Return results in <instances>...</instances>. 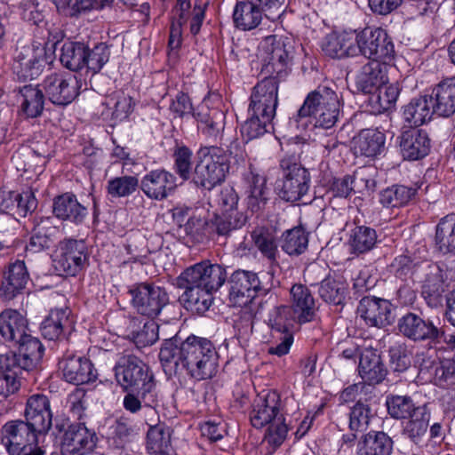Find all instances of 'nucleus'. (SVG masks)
<instances>
[{
    "label": "nucleus",
    "mask_w": 455,
    "mask_h": 455,
    "mask_svg": "<svg viewBox=\"0 0 455 455\" xmlns=\"http://www.w3.org/2000/svg\"><path fill=\"white\" fill-rule=\"evenodd\" d=\"M230 302L235 306H246L257 296L266 294L270 287L264 283L258 273L251 270L236 269L227 280Z\"/></svg>",
    "instance_id": "nucleus-11"
},
{
    "label": "nucleus",
    "mask_w": 455,
    "mask_h": 455,
    "mask_svg": "<svg viewBox=\"0 0 455 455\" xmlns=\"http://www.w3.org/2000/svg\"><path fill=\"white\" fill-rule=\"evenodd\" d=\"M409 418L403 434L413 443H419L426 434L429 423L430 414L427 405L418 406L415 413Z\"/></svg>",
    "instance_id": "nucleus-51"
},
{
    "label": "nucleus",
    "mask_w": 455,
    "mask_h": 455,
    "mask_svg": "<svg viewBox=\"0 0 455 455\" xmlns=\"http://www.w3.org/2000/svg\"><path fill=\"white\" fill-rule=\"evenodd\" d=\"M280 168L282 178L276 181L279 197L286 202H298L310 188L309 172L292 156L283 157L280 161Z\"/></svg>",
    "instance_id": "nucleus-7"
},
{
    "label": "nucleus",
    "mask_w": 455,
    "mask_h": 455,
    "mask_svg": "<svg viewBox=\"0 0 455 455\" xmlns=\"http://www.w3.org/2000/svg\"><path fill=\"white\" fill-rule=\"evenodd\" d=\"M140 187L139 180L134 176H122L111 179L108 182V192L115 197L132 195Z\"/></svg>",
    "instance_id": "nucleus-60"
},
{
    "label": "nucleus",
    "mask_w": 455,
    "mask_h": 455,
    "mask_svg": "<svg viewBox=\"0 0 455 455\" xmlns=\"http://www.w3.org/2000/svg\"><path fill=\"white\" fill-rule=\"evenodd\" d=\"M308 235L301 227H295L283 233L280 246L288 255H300L307 248Z\"/></svg>",
    "instance_id": "nucleus-50"
},
{
    "label": "nucleus",
    "mask_w": 455,
    "mask_h": 455,
    "mask_svg": "<svg viewBox=\"0 0 455 455\" xmlns=\"http://www.w3.org/2000/svg\"><path fill=\"white\" fill-rule=\"evenodd\" d=\"M341 114V104L337 93L323 86L311 92L298 110V117H313L315 125L323 129L332 128Z\"/></svg>",
    "instance_id": "nucleus-5"
},
{
    "label": "nucleus",
    "mask_w": 455,
    "mask_h": 455,
    "mask_svg": "<svg viewBox=\"0 0 455 455\" xmlns=\"http://www.w3.org/2000/svg\"><path fill=\"white\" fill-rule=\"evenodd\" d=\"M397 328L403 337L414 342L433 343L442 335L439 326L434 321L412 312L405 314L398 320Z\"/></svg>",
    "instance_id": "nucleus-17"
},
{
    "label": "nucleus",
    "mask_w": 455,
    "mask_h": 455,
    "mask_svg": "<svg viewBox=\"0 0 455 455\" xmlns=\"http://www.w3.org/2000/svg\"><path fill=\"white\" fill-rule=\"evenodd\" d=\"M193 116L198 131L206 138L216 140L220 137V143H229L233 139L224 138L226 115L223 110L202 105L193 112Z\"/></svg>",
    "instance_id": "nucleus-22"
},
{
    "label": "nucleus",
    "mask_w": 455,
    "mask_h": 455,
    "mask_svg": "<svg viewBox=\"0 0 455 455\" xmlns=\"http://www.w3.org/2000/svg\"><path fill=\"white\" fill-rule=\"evenodd\" d=\"M63 379L74 385H83L97 379L92 363L83 356H67L60 362Z\"/></svg>",
    "instance_id": "nucleus-24"
},
{
    "label": "nucleus",
    "mask_w": 455,
    "mask_h": 455,
    "mask_svg": "<svg viewBox=\"0 0 455 455\" xmlns=\"http://www.w3.org/2000/svg\"><path fill=\"white\" fill-rule=\"evenodd\" d=\"M131 304L138 314L154 319L169 303L165 289L151 283H140L129 287Z\"/></svg>",
    "instance_id": "nucleus-12"
},
{
    "label": "nucleus",
    "mask_w": 455,
    "mask_h": 455,
    "mask_svg": "<svg viewBox=\"0 0 455 455\" xmlns=\"http://www.w3.org/2000/svg\"><path fill=\"white\" fill-rule=\"evenodd\" d=\"M126 395L123 399V406L125 411L136 414L142 408L156 409L160 403L158 390H124Z\"/></svg>",
    "instance_id": "nucleus-40"
},
{
    "label": "nucleus",
    "mask_w": 455,
    "mask_h": 455,
    "mask_svg": "<svg viewBox=\"0 0 455 455\" xmlns=\"http://www.w3.org/2000/svg\"><path fill=\"white\" fill-rule=\"evenodd\" d=\"M80 81L75 75L51 74L34 88L30 84V117L42 114L45 96L56 105H68L79 94Z\"/></svg>",
    "instance_id": "nucleus-4"
},
{
    "label": "nucleus",
    "mask_w": 455,
    "mask_h": 455,
    "mask_svg": "<svg viewBox=\"0 0 455 455\" xmlns=\"http://www.w3.org/2000/svg\"><path fill=\"white\" fill-rule=\"evenodd\" d=\"M359 375L369 385L380 383L387 375L380 355L375 350H365L360 355Z\"/></svg>",
    "instance_id": "nucleus-35"
},
{
    "label": "nucleus",
    "mask_w": 455,
    "mask_h": 455,
    "mask_svg": "<svg viewBox=\"0 0 455 455\" xmlns=\"http://www.w3.org/2000/svg\"><path fill=\"white\" fill-rule=\"evenodd\" d=\"M247 221V216L243 212L230 213H215L210 220V228L219 237L228 238L231 234L242 228Z\"/></svg>",
    "instance_id": "nucleus-38"
},
{
    "label": "nucleus",
    "mask_w": 455,
    "mask_h": 455,
    "mask_svg": "<svg viewBox=\"0 0 455 455\" xmlns=\"http://www.w3.org/2000/svg\"><path fill=\"white\" fill-rule=\"evenodd\" d=\"M16 209L19 217L25 218L28 212V200H24L22 196L14 191H0V210L12 211Z\"/></svg>",
    "instance_id": "nucleus-59"
},
{
    "label": "nucleus",
    "mask_w": 455,
    "mask_h": 455,
    "mask_svg": "<svg viewBox=\"0 0 455 455\" xmlns=\"http://www.w3.org/2000/svg\"><path fill=\"white\" fill-rule=\"evenodd\" d=\"M176 181L174 174L164 169H157L142 177L140 188L149 199L162 201L174 192Z\"/></svg>",
    "instance_id": "nucleus-21"
},
{
    "label": "nucleus",
    "mask_w": 455,
    "mask_h": 455,
    "mask_svg": "<svg viewBox=\"0 0 455 455\" xmlns=\"http://www.w3.org/2000/svg\"><path fill=\"white\" fill-rule=\"evenodd\" d=\"M113 0H65L57 2V9L67 16H75L83 12L102 10L109 6Z\"/></svg>",
    "instance_id": "nucleus-54"
},
{
    "label": "nucleus",
    "mask_w": 455,
    "mask_h": 455,
    "mask_svg": "<svg viewBox=\"0 0 455 455\" xmlns=\"http://www.w3.org/2000/svg\"><path fill=\"white\" fill-rule=\"evenodd\" d=\"M357 314L371 327L384 328L395 322L393 305L381 298L363 297L359 301Z\"/></svg>",
    "instance_id": "nucleus-19"
},
{
    "label": "nucleus",
    "mask_w": 455,
    "mask_h": 455,
    "mask_svg": "<svg viewBox=\"0 0 455 455\" xmlns=\"http://www.w3.org/2000/svg\"><path fill=\"white\" fill-rule=\"evenodd\" d=\"M28 321L15 310H7L0 315V333L13 342L16 347L14 363L19 370H28Z\"/></svg>",
    "instance_id": "nucleus-8"
},
{
    "label": "nucleus",
    "mask_w": 455,
    "mask_h": 455,
    "mask_svg": "<svg viewBox=\"0 0 455 455\" xmlns=\"http://www.w3.org/2000/svg\"><path fill=\"white\" fill-rule=\"evenodd\" d=\"M246 183L247 207L251 212H262L268 200L270 190L267 187V179L252 166L249 164L248 170L243 173Z\"/></svg>",
    "instance_id": "nucleus-23"
},
{
    "label": "nucleus",
    "mask_w": 455,
    "mask_h": 455,
    "mask_svg": "<svg viewBox=\"0 0 455 455\" xmlns=\"http://www.w3.org/2000/svg\"><path fill=\"white\" fill-rule=\"evenodd\" d=\"M2 443L10 455H28V423L11 421L2 428Z\"/></svg>",
    "instance_id": "nucleus-28"
},
{
    "label": "nucleus",
    "mask_w": 455,
    "mask_h": 455,
    "mask_svg": "<svg viewBox=\"0 0 455 455\" xmlns=\"http://www.w3.org/2000/svg\"><path fill=\"white\" fill-rule=\"evenodd\" d=\"M400 149L404 159L415 161L425 157L430 151V140L423 130L411 128L400 136Z\"/></svg>",
    "instance_id": "nucleus-29"
},
{
    "label": "nucleus",
    "mask_w": 455,
    "mask_h": 455,
    "mask_svg": "<svg viewBox=\"0 0 455 455\" xmlns=\"http://www.w3.org/2000/svg\"><path fill=\"white\" fill-rule=\"evenodd\" d=\"M159 359L164 371L172 375L183 371L196 381L212 379L218 372L219 354L206 338L195 335L181 340L177 335L162 344Z\"/></svg>",
    "instance_id": "nucleus-1"
},
{
    "label": "nucleus",
    "mask_w": 455,
    "mask_h": 455,
    "mask_svg": "<svg viewBox=\"0 0 455 455\" xmlns=\"http://www.w3.org/2000/svg\"><path fill=\"white\" fill-rule=\"evenodd\" d=\"M359 54L380 63L390 62L395 56V46L387 31L366 28L357 33Z\"/></svg>",
    "instance_id": "nucleus-13"
},
{
    "label": "nucleus",
    "mask_w": 455,
    "mask_h": 455,
    "mask_svg": "<svg viewBox=\"0 0 455 455\" xmlns=\"http://www.w3.org/2000/svg\"><path fill=\"white\" fill-rule=\"evenodd\" d=\"M28 273L24 260H16L4 273L0 286V298L11 300L20 294L28 283Z\"/></svg>",
    "instance_id": "nucleus-30"
},
{
    "label": "nucleus",
    "mask_w": 455,
    "mask_h": 455,
    "mask_svg": "<svg viewBox=\"0 0 455 455\" xmlns=\"http://www.w3.org/2000/svg\"><path fill=\"white\" fill-rule=\"evenodd\" d=\"M34 228L30 232V252H38L50 245V220L48 218L34 220Z\"/></svg>",
    "instance_id": "nucleus-58"
},
{
    "label": "nucleus",
    "mask_w": 455,
    "mask_h": 455,
    "mask_svg": "<svg viewBox=\"0 0 455 455\" xmlns=\"http://www.w3.org/2000/svg\"><path fill=\"white\" fill-rule=\"evenodd\" d=\"M445 278L443 269L437 263H428L425 267L421 294L430 307H438L443 302Z\"/></svg>",
    "instance_id": "nucleus-26"
},
{
    "label": "nucleus",
    "mask_w": 455,
    "mask_h": 455,
    "mask_svg": "<svg viewBox=\"0 0 455 455\" xmlns=\"http://www.w3.org/2000/svg\"><path fill=\"white\" fill-rule=\"evenodd\" d=\"M52 426V413L30 412V434L33 435L35 448L30 450V455H44L45 451L41 445Z\"/></svg>",
    "instance_id": "nucleus-46"
},
{
    "label": "nucleus",
    "mask_w": 455,
    "mask_h": 455,
    "mask_svg": "<svg viewBox=\"0 0 455 455\" xmlns=\"http://www.w3.org/2000/svg\"><path fill=\"white\" fill-rule=\"evenodd\" d=\"M281 408V397L277 391L269 390L259 395L250 412L251 425L255 428H262L275 420L282 419Z\"/></svg>",
    "instance_id": "nucleus-20"
},
{
    "label": "nucleus",
    "mask_w": 455,
    "mask_h": 455,
    "mask_svg": "<svg viewBox=\"0 0 455 455\" xmlns=\"http://www.w3.org/2000/svg\"><path fill=\"white\" fill-rule=\"evenodd\" d=\"M53 214L61 220L75 225L82 224L88 215V210L81 204L76 196L71 193H64L54 198Z\"/></svg>",
    "instance_id": "nucleus-31"
},
{
    "label": "nucleus",
    "mask_w": 455,
    "mask_h": 455,
    "mask_svg": "<svg viewBox=\"0 0 455 455\" xmlns=\"http://www.w3.org/2000/svg\"><path fill=\"white\" fill-rule=\"evenodd\" d=\"M322 50L333 59L357 56L359 54L357 34L347 31L331 33L324 37Z\"/></svg>",
    "instance_id": "nucleus-25"
},
{
    "label": "nucleus",
    "mask_w": 455,
    "mask_h": 455,
    "mask_svg": "<svg viewBox=\"0 0 455 455\" xmlns=\"http://www.w3.org/2000/svg\"><path fill=\"white\" fill-rule=\"evenodd\" d=\"M264 11L252 0L238 1L234 8L235 27L243 31L257 28L262 22Z\"/></svg>",
    "instance_id": "nucleus-34"
},
{
    "label": "nucleus",
    "mask_w": 455,
    "mask_h": 455,
    "mask_svg": "<svg viewBox=\"0 0 455 455\" xmlns=\"http://www.w3.org/2000/svg\"><path fill=\"white\" fill-rule=\"evenodd\" d=\"M192 156L191 149L186 146L177 147L174 150V169L183 180L192 179Z\"/></svg>",
    "instance_id": "nucleus-63"
},
{
    "label": "nucleus",
    "mask_w": 455,
    "mask_h": 455,
    "mask_svg": "<svg viewBox=\"0 0 455 455\" xmlns=\"http://www.w3.org/2000/svg\"><path fill=\"white\" fill-rule=\"evenodd\" d=\"M114 371L116 380L123 390H158L149 366L132 354L120 356Z\"/></svg>",
    "instance_id": "nucleus-6"
},
{
    "label": "nucleus",
    "mask_w": 455,
    "mask_h": 455,
    "mask_svg": "<svg viewBox=\"0 0 455 455\" xmlns=\"http://www.w3.org/2000/svg\"><path fill=\"white\" fill-rule=\"evenodd\" d=\"M291 305L276 307L270 315L272 329L282 331L315 319L317 306L310 290L301 283L292 285L290 291Z\"/></svg>",
    "instance_id": "nucleus-3"
},
{
    "label": "nucleus",
    "mask_w": 455,
    "mask_h": 455,
    "mask_svg": "<svg viewBox=\"0 0 455 455\" xmlns=\"http://www.w3.org/2000/svg\"><path fill=\"white\" fill-rule=\"evenodd\" d=\"M318 294L326 303L342 305L347 294V285L340 279L325 276L319 283Z\"/></svg>",
    "instance_id": "nucleus-47"
},
{
    "label": "nucleus",
    "mask_w": 455,
    "mask_h": 455,
    "mask_svg": "<svg viewBox=\"0 0 455 455\" xmlns=\"http://www.w3.org/2000/svg\"><path fill=\"white\" fill-rule=\"evenodd\" d=\"M371 411L369 405L356 403L349 413V428L353 432L366 431L371 419Z\"/></svg>",
    "instance_id": "nucleus-62"
},
{
    "label": "nucleus",
    "mask_w": 455,
    "mask_h": 455,
    "mask_svg": "<svg viewBox=\"0 0 455 455\" xmlns=\"http://www.w3.org/2000/svg\"><path fill=\"white\" fill-rule=\"evenodd\" d=\"M419 373H428L434 383L440 387L455 385V358H444L438 362L430 357L423 359L419 365Z\"/></svg>",
    "instance_id": "nucleus-32"
},
{
    "label": "nucleus",
    "mask_w": 455,
    "mask_h": 455,
    "mask_svg": "<svg viewBox=\"0 0 455 455\" xmlns=\"http://www.w3.org/2000/svg\"><path fill=\"white\" fill-rule=\"evenodd\" d=\"M279 79L267 76L253 87L250 97L249 111L275 117L278 105Z\"/></svg>",
    "instance_id": "nucleus-18"
},
{
    "label": "nucleus",
    "mask_w": 455,
    "mask_h": 455,
    "mask_svg": "<svg viewBox=\"0 0 455 455\" xmlns=\"http://www.w3.org/2000/svg\"><path fill=\"white\" fill-rule=\"evenodd\" d=\"M68 323V315L66 309L52 310L40 325L41 333L45 339L53 340L60 336Z\"/></svg>",
    "instance_id": "nucleus-53"
},
{
    "label": "nucleus",
    "mask_w": 455,
    "mask_h": 455,
    "mask_svg": "<svg viewBox=\"0 0 455 455\" xmlns=\"http://www.w3.org/2000/svg\"><path fill=\"white\" fill-rule=\"evenodd\" d=\"M52 264L60 275H77L89 266V252L85 242L71 238L60 242Z\"/></svg>",
    "instance_id": "nucleus-10"
},
{
    "label": "nucleus",
    "mask_w": 455,
    "mask_h": 455,
    "mask_svg": "<svg viewBox=\"0 0 455 455\" xmlns=\"http://www.w3.org/2000/svg\"><path fill=\"white\" fill-rule=\"evenodd\" d=\"M417 188L394 185L379 193V203L385 207H399L406 204L416 194Z\"/></svg>",
    "instance_id": "nucleus-52"
},
{
    "label": "nucleus",
    "mask_w": 455,
    "mask_h": 455,
    "mask_svg": "<svg viewBox=\"0 0 455 455\" xmlns=\"http://www.w3.org/2000/svg\"><path fill=\"white\" fill-rule=\"evenodd\" d=\"M184 292L180 297V302L193 314L203 315L211 307L213 301L214 291H205L194 288H183Z\"/></svg>",
    "instance_id": "nucleus-42"
},
{
    "label": "nucleus",
    "mask_w": 455,
    "mask_h": 455,
    "mask_svg": "<svg viewBox=\"0 0 455 455\" xmlns=\"http://www.w3.org/2000/svg\"><path fill=\"white\" fill-rule=\"evenodd\" d=\"M393 450L392 439L382 431H371L363 436L359 455H390Z\"/></svg>",
    "instance_id": "nucleus-45"
},
{
    "label": "nucleus",
    "mask_w": 455,
    "mask_h": 455,
    "mask_svg": "<svg viewBox=\"0 0 455 455\" xmlns=\"http://www.w3.org/2000/svg\"><path fill=\"white\" fill-rule=\"evenodd\" d=\"M387 81L385 63L369 61L363 65L355 78L356 89L363 93H372Z\"/></svg>",
    "instance_id": "nucleus-33"
},
{
    "label": "nucleus",
    "mask_w": 455,
    "mask_h": 455,
    "mask_svg": "<svg viewBox=\"0 0 455 455\" xmlns=\"http://www.w3.org/2000/svg\"><path fill=\"white\" fill-rule=\"evenodd\" d=\"M251 238L256 247L266 258L272 262L276 260L278 254L277 245L270 234L254 230L251 233Z\"/></svg>",
    "instance_id": "nucleus-64"
},
{
    "label": "nucleus",
    "mask_w": 455,
    "mask_h": 455,
    "mask_svg": "<svg viewBox=\"0 0 455 455\" xmlns=\"http://www.w3.org/2000/svg\"><path fill=\"white\" fill-rule=\"evenodd\" d=\"M227 280L226 267L208 260L185 269L177 278L179 288H194L217 291Z\"/></svg>",
    "instance_id": "nucleus-9"
},
{
    "label": "nucleus",
    "mask_w": 455,
    "mask_h": 455,
    "mask_svg": "<svg viewBox=\"0 0 455 455\" xmlns=\"http://www.w3.org/2000/svg\"><path fill=\"white\" fill-rule=\"evenodd\" d=\"M274 117L248 110V118L241 126V133L247 140L258 139L273 129Z\"/></svg>",
    "instance_id": "nucleus-49"
},
{
    "label": "nucleus",
    "mask_w": 455,
    "mask_h": 455,
    "mask_svg": "<svg viewBox=\"0 0 455 455\" xmlns=\"http://www.w3.org/2000/svg\"><path fill=\"white\" fill-rule=\"evenodd\" d=\"M386 405L388 414L396 419H407L412 416L418 408L408 395H388L387 396Z\"/></svg>",
    "instance_id": "nucleus-56"
},
{
    "label": "nucleus",
    "mask_w": 455,
    "mask_h": 455,
    "mask_svg": "<svg viewBox=\"0 0 455 455\" xmlns=\"http://www.w3.org/2000/svg\"><path fill=\"white\" fill-rule=\"evenodd\" d=\"M230 157L238 164L246 161V152L235 136L229 143L221 142L220 146L201 147L196 152L192 183L196 188L209 191L222 184L230 171Z\"/></svg>",
    "instance_id": "nucleus-2"
},
{
    "label": "nucleus",
    "mask_w": 455,
    "mask_h": 455,
    "mask_svg": "<svg viewBox=\"0 0 455 455\" xmlns=\"http://www.w3.org/2000/svg\"><path fill=\"white\" fill-rule=\"evenodd\" d=\"M435 244L443 254H455V214L443 217L435 227Z\"/></svg>",
    "instance_id": "nucleus-39"
},
{
    "label": "nucleus",
    "mask_w": 455,
    "mask_h": 455,
    "mask_svg": "<svg viewBox=\"0 0 455 455\" xmlns=\"http://www.w3.org/2000/svg\"><path fill=\"white\" fill-rule=\"evenodd\" d=\"M111 434L108 437V444L114 449H122L131 442L135 435V430L130 419L125 417H120L116 419L111 427Z\"/></svg>",
    "instance_id": "nucleus-55"
},
{
    "label": "nucleus",
    "mask_w": 455,
    "mask_h": 455,
    "mask_svg": "<svg viewBox=\"0 0 455 455\" xmlns=\"http://www.w3.org/2000/svg\"><path fill=\"white\" fill-rule=\"evenodd\" d=\"M435 113L443 117H450L455 113V76L439 82L429 96Z\"/></svg>",
    "instance_id": "nucleus-27"
},
{
    "label": "nucleus",
    "mask_w": 455,
    "mask_h": 455,
    "mask_svg": "<svg viewBox=\"0 0 455 455\" xmlns=\"http://www.w3.org/2000/svg\"><path fill=\"white\" fill-rule=\"evenodd\" d=\"M172 429L164 425L150 427L147 434V450L151 455H168L172 451Z\"/></svg>",
    "instance_id": "nucleus-43"
},
{
    "label": "nucleus",
    "mask_w": 455,
    "mask_h": 455,
    "mask_svg": "<svg viewBox=\"0 0 455 455\" xmlns=\"http://www.w3.org/2000/svg\"><path fill=\"white\" fill-rule=\"evenodd\" d=\"M378 243L374 228L361 225L355 226L349 234L348 245L353 254L360 255L371 251Z\"/></svg>",
    "instance_id": "nucleus-41"
},
{
    "label": "nucleus",
    "mask_w": 455,
    "mask_h": 455,
    "mask_svg": "<svg viewBox=\"0 0 455 455\" xmlns=\"http://www.w3.org/2000/svg\"><path fill=\"white\" fill-rule=\"evenodd\" d=\"M85 46L82 42H65L60 49L61 64L71 71L82 69L85 63Z\"/></svg>",
    "instance_id": "nucleus-48"
},
{
    "label": "nucleus",
    "mask_w": 455,
    "mask_h": 455,
    "mask_svg": "<svg viewBox=\"0 0 455 455\" xmlns=\"http://www.w3.org/2000/svg\"><path fill=\"white\" fill-rule=\"evenodd\" d=\"M400 90L396 84H384L375 90L369 98V104L373 114H381L390 110L395 105Z\"/></svg>",
    "instance_id": "nucleus-44"
},
{
    "label": "nucleus",
    "mask_w": 455,
    "mask_h": 455,
    "mask_svg": "<svg viewBox=\"0 0 455 455\" xmlns=\"http://www.w3.org/2000/svg\"><path fill=\"white\" fill-rule=\"evenodd\" d=\"M385 134L378 129L362 130L355 141L357 153L366 157H376L385 151Z\"/></svg>",
    "instance_id": "nucleus-37"
},
{
    "label": "nucleus",
    "mask_w": 455,
    "mask_h": 455,
    "mask_svg": "<svg viewBox=\"0 0 455 455\" xmlns=\"http://www.w3.org/2000/svg\"><path fill=\"white\" fill-rule=\"evenodd\" d=\"M427 95L412 99L403 108V118L408 127H418L429 121L435 114L432 105H429Z\"/></svg>",
    "instance_id": "nucleus-36"
},
{
    "label": "nucleus",
    "mask_w": 455,
    "mask_h": 455,
    "mask_svg": "<svg viewBox=\"0 0 455 455\" xmlns=\"http://www.w3.org/2000/svg\"><path fill=\"white\" fill-rule=\"evenodd\" d=\"M260 48L265 53L262 72L281 81L290 71V52L285 43L276 36H267Z\"/></svg>",
    "instance_id": "nucleus-14"
},
{
    "label": "nucleus",
    "mask_w": 455,
    "mask_h": 455,
    "mask_svg": "<svg viewBox=\"0 0 455 455\" xmlns=\"http://www.w3.org/2000/svg\"><path fill=\"white\" fill-rule=\"evenodd\" d=\"M36 26L33 40V59H30V80L37 78L50 63L47 58V52H54L59 38L54 36L50 38L51 33L45 28L44 19L35 20Z\"/></svg>",
    "instance_id": "nucleus-15"
},
{
    "label": "nucleus",
    "mask_w": 455,
    "mask_h": 455,
    "mask_svg": "<svg viewBox=\"0 0 455 455\" xmlns=\"http://www.w3.org/2000/svg\"><path fill=\"white\" fill-rule=\"evenodd\" d=\"M390 368L395 372H404L411 366V351L405 343H395L388 349Z\"/></svg>",
    "instance_id": "nucleus-61"
},
{
    "label": "nucleus",
    "mask_w": 455,
    "mask_h": 455,
    "mask_svg": "<svg viewBox=\"0 0 455 455\" xmlns=\"http://www.w3.org/2000/svg\"><path fill=\"white\" fill-rule=\"evenodd\" d=\"M110 51L105 43L96 44L92 49L85 46V63L84 67L92 74L101 70L104 65L108 61Z\"/></svg>",
    "instance_id": "nucleus-57"
},
{
    "label": "nucleus",
    "mask_w": 455,
    "mask_h": 455,
    "mask_svg": "<svg viewBox=\"0 0 455 455\" xmlns=\"http://www.w3.org/2000/svg\"><path fill=\"white\" fill-rule=\"evenodd\" d=\"M98 436L84 422L72 423L63 435L61 455H87L93 451Z\"/></svg>",
    "instance_id": "nucleus-16"
}]
</instances>
